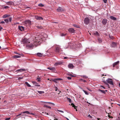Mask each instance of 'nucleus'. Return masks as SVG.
Listing matches in <instances>:
<instances>
[{
    "label": "nucleus",
    "instance_id": "obj_1",
    "mask_svg": "<svg viewBox=\"0 0 120 120\" xmlns=\"http://www.w3.org/2000/svg\"><path fill=\"white\" fill-rule=\"evenodd\" d=\"M30 43V39L26 38H22L21 41V44L26 45Z\"/></svg>",
    "mask_w": 120,
    "mask_h": 120
},
{
    "label": "nucleus",
    "instance_id": "obj_2",
    "mask_svg": "<svg viewBox=\"0 0 120 120\" xmlns=\"http://www.w3.org/2000/svg\"><path fill=\"white\" fill-rule=\"evenodd\" d=\"M63 50L61 49V48L60 47L57 46L56 48L55 52L58 54H60L63 52Z\"/></svg>",
    "mask_w": 120,
    "mask_h": 120
},
{
    "label": "nucleus",
    "instance_id": "obj_3",
    "mask_svg": "<svg viewBox=\"0 0 120 120\" xmlns=\"http://www.w3.org/2000/svg\"><path fill=\"white\" fill-rule=\"evenodd\" d=\"M65 9L64 8L60 7H59L56 9V11L58 12H61L65 11Z\"/></svg>",
    "mask_w": 120,
    "mask_h": 120
},
{
    "label": "nucleus",
    "instance_id": "obj_4",
    "mask_svg": "<svg viewBox=\"0 0 120 120\" xmlns=\"http://www.w3.org/2000/svg\"><path fill=\"white\" fill-rule=\"evenodd\" d=\"M90 21V19L87 17H86L84 19V23L86 24L87 25L89 23Z\"/></svg>",
    "mask_w": 120,
    "mask_h": 120
},
{
    "label": "nucleus",
    "instance_id": "obj_5",
    "mask_svg": "<svg viewBox=\"0 0 120 120\" xmlns=\"http://www.w3.org/2000/svg\"><path fill=\"white\" fill-rule=\"evenodd\" d=\"M31 22L30 21L27 20L25 21L24 23V25L26 26H30L31 25Z\"/></svg>",
    "mask_w": 120,
    "mask_h": 120
},
{
    "label": "nucleus",
    "instance_id": "obj_6",
    "mask_svg": "<svg viewBox=\"0 0 120 120\" xmlns=\"http://www.w3.org/2000/svg\"><path fill=\"white\" fill-rule=\"evenodd\" d=\"M26 113L27 114H30L31 115V114L33 115H34V113H30L28 111H24L23 112H21V113L20 114H19V115H17L16 116H19L22 115V113Z\"/></svg>",
    "mask_w": 120,
    "mask_h": 120
},
{
    "label": "nucleus",
    "instance_id": "obj_7",
    "mask_svg": "<svg viewBox=\"0 0 120 120\" xmlns=\"http://www.w3.org/2000/svg\"><path fill=\"white\" fill-rule=\"evenodd\" d=\"M106 81L107 83H109L110 85H113V83L112 81V80L110 79H108L106 80Z\"/></svg>",
    "mask_w": 120,
    "mask_h": 120
},
{
    "label": "nucleus",
    "instance_id": "obj_8",
    "mask_svg": "<svg viewBox=\"0 0 120 120\" xmlns=\"http://www.w3.org/2000/svg\"><path fill=\"white\" fill-rule=\"evenodd\" d=\"M117 46V43L115 42H112L111 45V47H112L114 48L116 47Z\"/></svg>",
    "mask_w": 120,
    "mask_h": 120
},
{
    "label": "nucleus",
    "instance_id": "obj_9",
    "mask_svg": "<svg viewBox=\"0 0 120 120\" xmlns=\"http://www.w3.org/2000/svg\"><path fill=\"white\" fill-rule=\"evenodd\" d=\"M47 69L51 71H53V72H55L56 71V68L55 67H49L47 68Z\"/></svg>",
    "mask_w": 120,
    "mask_h": 120
},
{
    "label": "nucleus",
    "instance_id": "obj_10",
    "mask_svg": "<svg viewBox=\"0 0 120 120\" xmlns=\"http://www.w3.org/2000/svg\"><path fill=\"white\" fill-rule=\"evenodd\" d=\"M63 62L61 61H58L56 62L54 64V65L56 66H57L58 65H60L62 64Z\"/></svg>",
    "mask_w": 120,
    "mask_h": 120
},
{
    "label": "nucleus",
    "instance_id": "obj_11",
    "mask_svg": "<svg viewBox=\"0 0 120 120\" xmlns=\"http://www.w3.org/2000/svg\"><path fill=\"white\" fill-rule=\"evenodd\" d=\"M68 31L71 33H74L75 32L74 29L72 28H70L68 30Z\"/></svg>",
    "mask_w": 120,
    "mask_h": 120
},
{
    "label": "nucleus",
    "instance_id": "obj_12",
    "mask_svg": "<svg viewBox=\"0 0 120 120\" xmlns=\"http://www.w3.org/2000/svg\"><path fill=\"white\" fill-rule=\"evenodd\" d=\"M27 47H28L29 48H31L33 47L34 46V45L32 44H29V43L26 45Z\"/></svg>",
    "mask_w": 120,
    "mask_h": 120
},
{
    "label": "nucleus",
    "instance_id": "obj_13",
    "mask_svg": "<svg viewBox=\"0 0 120 120\" xmlns=\"http://www.w3.org/2000/svg\"><path fill=\"white\" fill-rule=\"evenodd\" d=\"M25 70H26L24 69H21L17 70L16 71V72H22L25 71Z\"/></svg>",
    "mask_w": 120,
    "mask_h": 120
},
{
    "label": "nucleus",
    "instance_id": "obj_14",
    "mask_svg": "<svg viewBox=\"0 0 120 120\" xmlns=\"http://www.w3.org/2000/svg\"><path fill=\"white\" fill-rule=\"evenodd\" d=\"M107 20L106 19H103L102 21V23L104 25H105L107 23Z\"/></svg>",
    "mask_w": 120,
    "mask_h": 120
},
{
    "label": "nucleus",
    "instance_id": "obj_15",
    "mask_svg": "<svg viewBox=\"0 0 120 120\" xmlns=\"http://www.w3.org/2000/svg\"><path fill=\"white\" fill-rule=\"evenodd\" d=\"M68 67L69 68L71 69L73 68L74 67L73 65L71 64H69L68 65Z\"/></svg>",
    "mask_w": 120,
    "mask_h": 120
},
{
    "label": "nucleus",
    "instance_id": "obj_16",
    "mask_svg": "<svg viewBox=\"0 0 120 120\" xmlns=\"http://www.w3.org/2000/svg\"><path fill=\"white\" fill-rule=\"evenodd\" d=\"M19 29L21 31L24 30V28L22 26H19Z\"/></svg>",
    "mask_w": 120,
    "mask_h": 120
},
{
    "label": "nucleus",
    "instance_id": "obj_17",
    "mask_svg": "<svg viewBox=\"0 0 120 120\" xmlns=\"http://www.w3.org/2000/svg\"><path fill=\"white\" fill-rule=\"evenodd\" d=\"M35 19L38 20H43L42 17L38 16L36 17Z\"/></svg>",
    "mask_w": 120,
    "mask_h": 120
},
{
    "label": "nucleus",
    "instance_id": "obj_18",
    "mask_svg": "<svg viewBox=\"0 0 120 120\" xmlns=\"http://www.w3.org/2000/svg\"><path fill=\"white\" fill-rule=\"evenodd\" d=\"M33 84L35 85V86H39L40 85H39L38 84V83L36 82L35 81H34L33 82Z\"/></svg>",
    "mask_w": 120,
    "mask_h": 120
},
{
    "label": "nucleus",
    "instance_id": "obj_19",
    "mask_svg": "<svg viewBox=\"0 0 120 120\" xmlns=\"http://www.w3.org/2000/svg\"><path fill=\"white\" fill-rule=\"evenodd\" d=\"M94 35H96V36H99L100 34L97 31H96L93 34Z\"/></svg>",
    "mask_w": 120,
    "mask_h": 120
},
{
    "label": "nucleus",
    "instance_id": "obj_20",
    "mask_svg": "<svg viewBox=\"0 0 120 120\" xmlns=\"http://www.w3.org/2000/svg\"><path fill=\"white\" fill-rule=\"evenodd\" d=\"M37 55L38 56L41 57H42L43 55V54L41 53H38L37 54Z\"/></svg>",
    "mask_w": 120,
    "mask_h": 120
},
{
    "label": "nucleus",
    "instance_id": "obj_21",
    "mask_svg": "<svg viewBox=\"0 0 120 120\" xmlns=\"http://www.w3.org/2000/svg\"><path fill=\"white\" fill-rule=\"evenodd\" d=\"M98 41L99 43H101L102 42V39L101 38H98Z\"/></svg>",
    "mask_w": 120,
    "mask_h": 120
},
{
    "label": "nucleus",
    "instance_id": "obj_22",
    "mask_svg": "<svg viewBox=\"0 0 120 120\" xmlns=\"http://www.w3.org/2000/svg\"><path fill=\"white\" fill-rule=\"evenodd\" d=\"M110 18L112 19L113 20H116V18L114 17L113 16H110Z\"/></svg>",
    "mask_w": 120,
    "mask_h": 120
},
{
    "label": "nucleus",
    "instance_id": "obj_23",
    "mask_svg": "<svg viewBox=\"0 0 120 120\" xmlns=\"http://www.w3.org/2000/svg\"><path fill=\"white\" fill-rule=\"evenodd\" d=\"M21 57L20 56L18 55H14L13 56V58H20Z\"/></svg>",
    "mask_w": 120,
    "mask_h": 120
},
{
    "label": "nucleus",
    "instance_id": "obj_24",
    "mask_svg": "<svg viewBox=\"0 0 120 120\" xmlns=\"http://www.w3.org/2000/svg\"><path fill=\"white\" fill-rule=\"evenodd\" d=\"M119 61H118L117 62L114 63L113 64V67H114L117 64H118L119 63Z\"/></svg>",
    "mask_w": 120,
    "mask_h": 120
},
{
    "label": "nucleus",
    "instance_id": "obj_25",
    "mask_svg": "<svg viewBox=\"0 0 120 120\" xmlns=\"http://www.w3.org/2000/svg\"><path fill=\"white\" fill-rule=\"evenodd\" d=\"M59 80H62V79H60V78H56V79H54V81L55 82H56V81Z\"/></svg>",
    "mask_w": 120,
    "mask_h": 120
},
{
    "label": "nucleus",
    "instance_id": "obj_26",
    "mask_svg": "<svg viewBox=\"0 0 120 120\" xmlns=\"http://www.w3.org/2000/svg\"><path fill=\"white\" fill-rule=\"evenodd\" d=\"M25 84L27 85V86L29 87H31V85H30L27 82H25Z\"/></svg>",
    "mask_w": 120,
    "mask_h": 120
},
{
    "label": "nucleus",
    "instance_id": "obj_27",
    "mask_svg": "<svg viewBox=\"0 0 120 120\" xmlns=\"http://www.w3.org/2000/svg\"><path fill=\"white\" fill-rule=\"evenodd\" d=\"M98 90L99 91H100L102 93H103L104 94H105V92L104 90H101V89H99Z\"/></svg>",
    "mask_w": 120,
    "mask_h": 120
},
{
    "label": "nucleus",
    "instance_id": "obj_28",
    "mask_svg": "<svg viewBox=\"0 0 120 120\" xmlns=\"http://www.w3.org/2000/svg\"><path fill=\"white\" fill-rule=\"evenodd\" d=\"M41 79L39 77H38L36 79L37 82H40L41 81Z\"/></svg>",
    "mask_w": 120,
    "mask_h": 120
},
{
    "label": "nucleus",
    "instance_id": "obj_29",
    "mask_svg": "<svg viewBox=\"0 0 120 120\" xmlns=\"http://www.w3.org/2000/svg\"><path fill=\"white\" fill-rule=\"evenodd\" d=\"M36 27L39 29H41L43 28L41 26H36Z\"/></svg>",
    "mask_w": 120,
    "mask_h": 120
},
{
    "label": "nucleus",
    "instance_id": "obj_30",
    "mask_svg": "<svg viewBox=\"0 0 120 120\" xmlns=\"http://www.w3.org/2000/svg\"><path fill=\"white\" fill-rule=\"evenodd\" d=\"M71 105L72 106V107H74L75 109V108H76L77 107L73 103H72L71 104Z\"/></svg>",
    "mask_w": 120,
    "mask_h": 120
},
{
    "label": "nucleus",
    "instance_id": "obj_31",
    "mask_svg": "<svg viewBox=\"0 0 120 120\" xmlns=\"http://www.w3.org/2000/svg\"><path fill=\"white\" fill-rule=\"evenodd\" d=\"M13 3V2L11 1L8 2H7L8 5H11Z\"/></svg>",
    "mask_w": 120,
    "mask_h": 120
},
{
    "label": "nucleus",
    "instance_id": "obj_32",
    "mask_svg": "<svg viewBox=\"0 0 120 120\" xmlns=\"http://www.w3.org/2000/svg\"><path fill=\"white\" fill-rule=\"evenodd\" d=\"M38 6L41 7H43L44 6V5L41 3H40L38 4Z\"/></svg>",
    "mask_w": 120,
    "mask_h": 120
},
{
    "label": "nucleus",
    "instance_id": "obj_33",
    "mask_svg": "<svg viewBox=\"0 0 120 120\" xmlns=\"http://www.w3.org/2000/svg\"><path fill=\"white\" fill-rule=\"evenodd\" d=\"M8 15L7 14H5L3 16V18H5L8 17Z\"/></svg>",
    "mask_w": 120,
    "mask_h": 120
},
{
    "label": "nucleus",
    "instance_id": "obj_34",
    "mask_svg": "<svg viewBox=\"0 0 120 120\" xmlns=\"http://www.w3.org/2000/svg\"><path fill=\"white\" fill-rule=\"evenodd\" d=\"M83 91L85 93V94L87 95H88L89 94V93L86 91L85 90H83Z\"/></svg>",
    "mask_w": 120,
    "mask_h": 120
},
{
    "label": "nucleus",
    "instance_id": "obj_35",
    "mask_svg": "<svg viewBox=\"0 0 120 120\" xmlns=\"http://www.w3.org/2000/svg\"><path fill=\"white\" fill-rule=\"evenodd\" d=\"M15 53L16 54H18V55H20V56H23V55L22 53H17V52H15Z\"/></svg>",
    "mask_w": 120,
    "mask_h": 120
},
{
    "label": "nucleus",
    "instance_id": "obj_36",
    "mask_svg": "<svg viewBox=\"0 0 120 120\" xmlns=\"http://www.w3.org/2000/svg\"><path fill=\"white\" fill-rule=\"evenodd\" d=\"M73 26L77 28H79V26L78 25H77L74 24Z\"/></svg>",
    "mask_w": 120,
    "mask_h": 120
},
{
    "label": "nucleus",
    "instance_id": "obj_37",
    "mask_svg": "<svg viewBox=\"0 0 120 120\" xmlns=\"http://www.w3.org/2000/svg\"><path fill=\"white\" fill-rule=\"evenodd\" d=\"M4 20L6 23H7L8 22V19H5Z\"/></svg>",
    "mask_w": 120,
    "mask_h": 120
},
{
    "label": "nucleus",
    "instance_id": "obj_38",
    "mask_svg": "<svg viewBox=\"0 0 120 120\" xmlns=\"http://www.w3.org/2000/svg\"><path fill=\"white\" fill-rule=\"evenodd\" d=\"M45 106L47 108H49V109L51 108V107L50 106L46 105H45Z\"/></svg>",
    "mask_w": 120,
    "mask_h": 120
},
{
    "label": "nucleus",
    "instance_id": "obj_39",
    "mask_svg": "<svg viewBox=\"0 0 120 120\" xmlns=\"http://www.w3.org/2000/svg\"><path fill=\"white\" fill-rule=\"evenodd\" d=\"M38 93L40 94H42V93H44V92L43 91H38Z\"/></svg>",
    "mask_w": 120,
    "mask_h": 120
},
{
    "label": "nucleus",
    "instance_id": "obj_40",
    "mask_svg": "<svg viewBox=\"0 0 120 120\" xmlns=\"http://www.w3.org/2000/svg\"><path fill=\"white\" fill-rule=\"evenodd\" d=\"M109 38H111V39H114V38L113 37V36H110L109 35Z\"/></svg>",
    "mask_w": 120,
    "mask_h": 120
},
{
    "label": "nucleus",
    "instance_id": "obj_41",
    "mask_svg": "<svg viewBox=\"0 0 120 120\" xmlns=\"http://www.w3.org/2000/svg\"><path fill=\"white\" fill-rule=\"evenodd\" d=\"M103 82H104V83L105 84H107V81H106L105 80H103Z\"/></svg>",
    "mask_w": 120,
    "mask_h": 120
},
{
    "label": "nucleus",
    "instance_id": "obj_42",
    "mask_svg": "<svg viewBox=\"0 0 120 120\" xmlns=\"http://www.w3.org/2000/svg\"><path fill=\"white\" fill-rule=\"evenodd\" d=\"M68 101H69L70 103L71 102V99L70 98H68Z\"/></svg>",
    "mask_w": 120,
    "mask_h": 120
},
{
    "label": "nucleus",
    "instance_id": "obj_43",
    "mask_svg": "<svg viewBox=\"0 0 120 120\" xmlns=\"http://www.w3.org/2000/svg\"><path fill=\"white\" fill-rule=\"evenodd\" d=\"M57 111H59V112H62V113L64 112L63 111H62V110H59L57 109Z\"/></svg>",
    "mask_w": 120,
    "mask_h": 120
},
{
    "label": "nucleus",
    "instance_id": "obj_44",
    "mask_svg": "<svg viewBox=\"0 0 120 120\" xmlns=\"http://www.w3.org/2000/svg\"><path fill=\"white\" fill-rule=\"evenodd\" d=\"M8 20L10 22H11V17L9 18Z\"/></svg>",
    "mask_w": 120,
    "mask_h": 120
},
{
    "label": "nucleus",
    "instance_id": "obj_45",
    "mask_svg": "<svg viewBox=\"0 0 120 120\" xmlns=\"http://www.w3.org/2000/svg\"><path fill=\"white\" fill-rule=\"evenodd\" d=\"M87 89H88V90L89 91H90L91 92L92 91V90H91V89H90L88 88H87Z\"/></svg>",
    "mask_w": 120,
    "mask_h": 120
},
{
    "label": "nucleus",
    "instance_id": "obj_46",
    "mask_svg": "<svg viewBox=\"0 0 120 120\" xmlns=\"http://www.w3.org/2000/svg\"><path fill=\"white\" fill-rule=\"evenodd\" d=\"M66 35V34H63V33L62 34H61V35L62 36H64L65 35Z\"/></svg>",
    "mask_w": 120,
    "mask_h": 120
},
{
    "label": "nucleus",
    "instance_id": "obj_47",
    "mask_svg": "<svg viewBox=\"0 0 120 120\" xmlns=\"http://www.w3.org/2000/svg\"><path fill=\"white\" fill-rule=\"evenodd\" d=\"M101 88L102 89H105V88L104 86H101Z\"/></svg>",
    "mask_w": 120,
    "mask_h": 120
},
{
    "label": "nucleus",
    "instance_id": "obj_48",
    "mask_svg": "<svg viewBox=\"0 0 120 120\" xmlns=\"http://www.w3.org/2000/svg\"><path fill=\"white\" fill-rule=\"evenodd\" d=\"M109 118H112L113 117L112 116H110L109 115L108 116Z\"/></svg>",
    "mask_w": 120,
    "mask_h": 120
},
{
    "label": "nucleus",
    "instance_id": "obj_49",
    "mask_svg": "<svg viewBox=\"0 0 120 120\" xmlns=\"http://www.w3.org/2000/svg\"><path fill=\"white\" fill-rule=\"evenodd\" d=\"M46 103H48L49 104H52L53 105L54 104L53 103L50 102H46Z\"/></svg>",
    "mask_w": 120,
    "mask_h": 120
},
{
    "label": "nucleus",
    "instance_id": "obj_50",
    "mask_svg": "<svg viewBox=\"0 0 120 120\" xmlns=\"http://www.w3.org/2000/svg\"><path fill=\"white\" fill-rule=\"evenodd\" d=\"M10 117L7 118L5 119V120H9L10 119Z\"/></svg>",
    "mask_w": 120,
    "mask_h": 120
},
{
    "label": "nucleus",
    "instance_id": "obj_51",
    "mask_svg": "<svg viewBox=\"0 0 120 120\" xmlns=\"http://www.w3.org/2000/svg\"><path fill=\"white\" fill-rule=\"evenodd\" d=\"M104 3H107V0H103Z\"/></svg>",
    "mask_w": 120,
    "mask_h": 120
},
{
    "label": "nucleus",
    "instance_id": "obj_52",
    "mask_svg": "<svg viewBox=\"0 0 120 120\" xmlns=\"http://www.w3.org/2000/svg\"><path fill=\"white\" fill-rule=\"evenodd\" d=\"M9 8V7L8 6H5L4 7V8Z\"/></svg>",
    "mask_w": 120,
    "mask_h": 120
},
{
    "label": "nucleus",
    "instance_id": "obj_53",
    "mask_svg": "<svg viewBox=\"0 0 120 120\" xmlns=\"http://www.w3.org/2000/svg\"><path fill=\"white\" fill-rule=\"evenodd\" d=\"M67 78L69 79H71V78L70 77H68Z\"/></svg>",
    "mask_w": 120,
    "mask_h": 120
},
{
    "label": "nucleus",
    "instance_id": "obj_54",
    "mask_svg": "<svg viewBox=\"0 0 120 120\" xmlns=\"http://www.w3.org/2000/svg\"><path fill=\"white\" fill-rule=\"evenodd\" d=\"M83 77L84 78H87V77L85 75H83Z\"/></svg>",
    "mask_w": 120,
    "mask_h": 120
},
{
    "label": "nucleus",
    "instance_id": "obj_55",
    "mask_svg": "<svg viewBox=\"0 0 120 120\" xmlns=\"http://www.w3.org/2000/svg\"><path fill=\"white\" fill-rule=\"evenodd\" d=\"M4 70V69L3 68H0V71H3Z\"/></svg>",
    "mask_w": 120,
    "mask_h": 120
},
{
    "label": "nucleus",
    "instance_id": "obj_56",
    "mask_svg": "<svg viewBox=\"0 0 120 120\" xmlns=\"http://www.w3.org/2000/svg\"><path fill=\"white\" fill-rule=\"evenodd\" d=\"M55 89H55V91H57V89H58V88H57V87H55Z\"/></svg>",
    "mask_w": 120,
    "mask_h": 120
},
{
    "label": "nucleus",
    "instance_id": "obj_57",
    "mask_svg": "<svg viewBox=\"0 0 120 120\" xmlns=\"http://www.w3.org/2000/svg\"><path fill=\"white\" fill-rule=\"evenodd\" d=\"M106 85L108 86V87L109 88H110V86H109V84L107 83V84H106Z\"/></svg>",
    "mask_w": 120,
    "mask_h": 120
},
{
    "label": "nucleus",
    "instance_id": "obj_58",
    "mask_svg": "<svg viewBox=\"0 0 120 120\" xmlns=\"http://www.w3.org/2000/svg\"><path fill=\"white\" fill-rule=\"evenodd\" d=\"M1 23L4 24L5 23V22L4 21H2L0 22Z\"/></svg>",
    "mask_w": 120,
    "mask_h": 120
},
{
    "label": "nucleus",
    "instance_id": "obj_59",
    "mask_svg": "<svg viewBox=\"0 0 120 120\" xmlns=\"http://www.w3.org/2000/svg\"><path fill=\"white\" fill-rule=\"evenodd\" d=\"M116 120H120V118L119 117H118Z\"/></svg>",
    "mask_w": 120,
    "mask_h": 120
},
{
    "label": "nucleus",
    "instance_id": "obj_60",
    "mask_svg": "<svg viewBox=\"0 0 120 120\" xmlns=\"http://www.w3.org/2000/svg\"><path fill=\"white\" fill-rule=\"evenodd\" d=\"M55 119H54V120H58L55 117H54Z\"/></svg>",
    "mask_w": 120,
    "mask_h": 120
},
{
    "label": "nucleus",
    "instance_id": "obj_61",
    "mask_svg": "<svg viewBox=\"0 0 120 120\" xmlns=\"http://www.w3.org/2000/svg\"><path fill=\"white\" fill-rule=\"evenodd\" d=\"M67 58H68L67 57H64V59H67Z\"/></svg>",
    "mask_w": 120,
    "mask_h": 120
},
{
    "label": "nucleus",
    "instance_id": "obj_62",
    "mask_svg": "<svg viewBox=\"0 0 120 120\" xmlns=\"http://www.w3.org/2000/svg\"><path fill=\"white\" fill-rule=\"evenodd\" d=\"M70 76H71L72 77H74V76L73 75H71V74L70 75Z\"/></svg>",
    "mask_w": 120,
    "mask_h": 120
},
{
    "label": "nucleus",
    "instance_id": "obj_63",
    "mask_svg": "<svg viewBox=\"0 0 120 120\" xmlns=\"http://www.w3.org/2000/svg\"><path fill=\"white\" fill-rule=\"evenodd\" d=\"M22 78H22V77H19V79H22Z\"/></svg>",
    "mask_w": 120,
    "mask_h": 120
},
{
    "label": "nucleus",
    "instance_id": "obj_64",
    "mask_svg": "<svg viewBox=\"0 0 120 120\" xmlns=\"http://www.w3.org/2000/svg\"><path fill=\"white\" fill-rule=\"evenodd\" d=\"M104 91H105V93L106 92H107L108 91L107 90H104Z\"/></svg>",
    "mask_w": 120,
    "mask_h": 120
}]
</instances>
